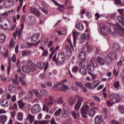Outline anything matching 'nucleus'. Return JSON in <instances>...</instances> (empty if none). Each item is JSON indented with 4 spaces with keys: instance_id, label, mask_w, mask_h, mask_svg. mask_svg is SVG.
Returning a JSON list of instances; mask_svg holds the SVG:
<instances>
[{
    "instance_id": "1",
    "label": "nucleus",
    "mask_w": 124,
    "mask_h": 124,
    "mask_svg": "<svg viewBox=\"0 0 124 124\" xmlns=\"http://www.w3.org/2000/svg\"><path fill=\"white\" fill-rule=\"evenodd\" d=\"M97 111H98L97 107H94L91 110H90V106H89V105H85L82 108L81 112L83 118H87V114H88L90 117H93Z\"/></svg>"
},
{
    "instance_id": "2",
    "label": "nucleus",
    "mask_w": 124,
    "mask_h": 124,
    "mask_svg": "<svg viewBox=\"0 0 124 124\" xmlns=\"http://www.w3.org/2000/svg\"><path fill=\"white\" fill-rule=\"evenodd\" d=\"M65 60V55L64 52H62L58 54L57 58V53H56L52 58V61L56 63H59L61 65L64 64V61Z\"/></svg>"
},
{
    "instance_id": "3",
    "label": "nucleus",
    "mask_w": 124,
    "mask_h": 124,
    "mask_svg": "<svg viewBox=\"0 0 124 124\" xmlns=\"http://www.w3.org/2000/svg\"><path fill=\"white\" fill-rule=\"evenodd\" d=\"M22 70L25 73H30L31 71H35L36 66L31 60H29L27 64L22 68Z\"/></svg>"
},
{
    "instance_id": "4",
    "label": "nucleus",
    "mask_w": 124,
    "mask_h": 124,
    "mask_svg": "<svg viewBox=\"0 0 124 124\" xmlns=\"http://www.w3.org/2000/svg\"><path fill=\"white\" fill-rule=\"evenodd\" d=\"M109 100L107 102V104L108 107H111L113 105V104H115V103H117V102H119L120 101V95L112 93L109 95Z\"/></svg>"
},
{
    "instance_id": "5",
    "label": "nucleus",
    "mask_w": 124,
    "mask_h": 124,
    "mask_svg": "<svg viewBox=\"0 0 124 124\" xmlns=\"http://www.w3.org/2000/svg\"><path fill=\"white\" fill-rule=\"evenodd\" d=\"M114 31L113 34H115V36L118 35L119 36H121L124 38V28L119 23H116L114 25Z\"/></svg>"
},
{
    "instance_id": "6",
    "label": "nucleus",
    "mask_w": 124,
    "mask_h": 124,
    "mask_svg": "<svg viewBox=\"0 0 124 124\" xmlns=\"http://www.w3.org/2000/svg\"><path fill=\"white\" fill-rule=\"evenodd\" d=\"M100 31L101 33H103L105 35H108L111 33H113L112 30L110 27H107L106 25H103L101 28Z\"/></svg>"
},
{
    "instance_id": "7",
    "label": "nucleus",
    "mask_w": 124,
    "mask_h": 124,
    "mask_svg": "<svg viewBox=\"0 0 124 124\" xmlns=\"http://www.w3.org/2000/svg\"><path fill=\"white\" fill-rule=\"evenodd\" d=\"M0 104L2 107H4V108L6 107H12V106L11 102H10L9 100L6 99L2 100L0 103Z\"/></svg>"
},
{
    "instance_id": "8",
    "label": "nucleus",
    "mask_w": 124,
    "mask_h": 124,
    "mask_svg": "<svg viewBox=\"0 0 124 124\" xmlns=\"http://www.w3.org/2000/svg\"><path fill=\"white\" fill-rule=\"evenodd\" d=\"M37 67L38 68H40L41 69L45 68V71H46L47 70V68H48V65H49V63L48 62H37L36 63Z\"/></svg>"
},
{
    "instance_id": "9",
    "label": "nucleus",
    "mask_w": 124,
    "mask_h": 124,
    "mask_svg": "<svg viewBox=\"0 0 124 124\" xmlns=\"http://www.w3.org/2000/svg\"><path fill=\"white\" fill-rule=\"evenodd\" d=\"M41 109V108L39 105L35 104L32 106L31 111L32 114H37L40 111Z\"/></svg>"
},
{
    "instance_id": "10",
    "label": "nucleus",
    "mask_w": 124,
    "mask_h": 124,
    "mask_svg": "<svg viewBox=\"0 0 124 124\" xmlns=\"http://www.w3.org/2000/svg\"><path fill=\"white\" fill-rule=\"evenodd\" d=\"M33 121H34V116L31 113H29L25 119V124H32V123H33Z\"/></svg>"
},
{
    "instance_id": "11",
    "label": "nucleus",
    "mask_w": 124,
    "mask_h": 124,
    "mask_svg": "<svg viewBox=\"0 0 124 124\" xmlns=\"http://www.w3.org/2000/svg\"><path fill=\"white\" fill-rule=\"evenodd\" d=\"M82 102H83V98L79 97L78 98V102L75 106V110L77 111L80 109V107H81V104H82Z\"/></svg>"
},
{
    "instance_id": "12",
    "label": "nucleus",
    "mask_w": 124,
    "mask_h": 124,
    "mask_svg": "<svg viewBox=\"0 0 124 124\" xmlns=\"http://www.w3.org/2000/svg\"><path fill=\"white\" fill-rule=\"evenodd\" d=\"M30 10L31 13L35 15L37 17H39V16H40V12H39L35 7L32 6L31 7Z\"/></svg>"
},
{
    "instance_id": "13",
    "label": "nucleus",
    "mask_w": 124,
    "mask_h": 124,
    "mask_svg": "<svg viewBox=\"0 0 124 124\" xmlns=\"http://www.w3.org/2000/svg\"><path fill=\"white\" fill-rule=\"evenodd\" d=\"M18 81L24 87L27 86V78L25 77H19Z\"/></svg>"
},
{
    "instance_id": "14",
    "label": "nucleus",
    "mask_w": 124,
    "mask_h": 124,
    "mask_svg": "<svg viewBox=\"0 0 124 124\" xmlns=\"http://www.w3.org/2000/svg\"><path fill=\"white\" fill-rule=\"evenodd\" d=\"M39 36H40V33H37L36 34H33L31 37V41L32 42H35V41L38 40Z\"/></svg>"
},
{
    "instance_id": "15",
    "label": "nucleus",
    "mask_w": 124,
    "mask_h": 124,
    "mask_svg": "<svg viewBox=\"0 0 124 124\" xmlns=\"http://www.w3.org/2000/svg\"><path fill=\"white\" fill-rule=\"evenodd\" d=\"M69 89V87H68V86L66 84H62V83L60 86V90L61 92H66Z\"/></svg>"
},
{
    "instance_id": "16",
    "label": "nucleus",
    "mask_w": 124,
    "mask_h": 124,
    "mask_svg": "<svg viewBox=\"0 0 124 124\" xmlns=\"http://www.w3.org/2000/svg\"><path fill=\"white\" fill-rule=\"evenodd\" d=\"M7 121V116L6 115H2L0 116V124H4Z\"/></svg>"
},
{
    "instance_id": "17",
    "label": "nucleus",
    "mask_w": 124,
    "mask_h": 124,
    "mask_svg": "<svg viewBox=\"0 0 124 124\" xmlns=\"http://www.w3.org/2000/svg\"><path fill=\"white\" fill-rule=\"evenodd\" d=\"M69 116V111L66 109H64L62 110V117L64 119H66V118H68Z\"/></svg>"
},
{
    "instance_id": "18",
    "label": "nucleus",
    "mask_w": 124,
    "mask_h": 124,
    "mask_svg": "<svg viewBox=\"0 0 124 124\" xmlns=\"http://www.w3.org/2000/svg\"><path fill=\"white\" fill-rule=\"evenodd\" d=\"M103 122V119L99 116H97L94 119L95 124H101V122Z\"/></svg>"
},
{
    "instance_id": "19",
    "label": "nucleus",
    "mask_w": 124,
    "mask_h": 124,
    "mask_svg": "<svg viewBox=\"0 0 124 124\" xmlns=\"http://www.w3.org/2000/svg\"><path fill=\"white\" fill-rule=\"evenodd\" d=\"M97 61L99 63V65H104V64H105V60H104V59L101 58L100 56H98L97 57Z\"/></svg>"
},
{
    "instance_id": "20",
    "label": "nucleus",
    "mask_w": 124,
    "mask_h": 124,
    "mask_svg": "<svg viewBox=\"0 0 124 124\" xmlns=\"http://www.w3.org/2000/svg\"><path fill=\"white\" fill-rule=\"evenodd\" d=\"M108 57L110 61H112L116 59V55L115 52L111 51L109 53H108Z\"/></svg>"
},
{
    "instance_id": "21",
    "label": "nucleus",
    "mask_w": 124,
    "mask_h": 124,
    "mask_svg": "<svg viewBox=\"0 0 124 124\" xmlns=\"http://www.w3.org/2000/svg\"><path fill=\"white\" fill-rule=\"evenodd\" d=\"M4 5H7V7H9L10 6H12L13 4H14V1L13 0H8L4 2Z\"/></svg>"
},
{
    "instance_id": "22",
    "label": "nucleus",
    "mask_w": 124,
    "mask_h": 124,
    "mask_svg": "<svg viewBox=\"0 0 124 124\" xmlns=\"http://www.w3.org/2000/svg\"><path fill=\"white\" fill-rule=\"evenodd\" d=\"M78 58L81 61H85V59H86V52L84 51H82L79 53Z\"/></svg>"
},
{
    "instance_id": "23",
    "label": "nucleus",
    "mask_w": 124,
    "mask_h": 124,
    "mask_svg": "<svg viewBox=\"0 0 124 124\" xmlns=\"http://www.w3.org/2000/svg\"><path fill=\"white\" fill-rule=\"evenodd\" d=\"M76 27L78 31H83L84 29V25L82 23H77Z\"/></svg>"
},
{
    "instance_id": "24",
    "label": "nucleus",
    "mask_w": 124,
    "mask_h": 124,
    "mask_svg": "<svg viewBox=\"0 0 124 124\" xmlns=\"http://www.w3.org/2000/svg\"><path fill=\"white\" fill-rule=\"evenodd\" d=\"M78 34H79V32H77L76 31H74L73 32V40H74V44H75L76 43V38L77 37V35H78Z\"/></svg>"
},
{
    "instance_id": "25",
    "label": "nucleus",
    "mask_w": 124,
    "mask_h": 124,
    "mask_svg": "<svg viewBox=\"0 0 124 124\" xmlns=\"http://www.w3.org/2000/svg\"><path fill=\"white\" fill-rule=\"evenodd\" d=\"M79 72L81 75H86L87 74V70L84 67L79 68Z\"/></svg>"
},
{
    "instance_id": "26",
    "label": "nucleus",
    "mask_w": 124,
    "mask_h": 124,
    "mask_svg": "<svg viewBox=\"0 0 124 124\" xmlns=\"http://www.w3.org/2000/svg\"><path fill=\"white\" fill-rule=\"evenodd\" d=\"M23 57L25 56H30L31 55V50H23L22 53Z\"/></svg>"
},
{
    "instance_id": "27",
    "label": "nucleus",
    "mask_w": 124,
    "mask_h": 124,
    "mask_svg": "<svg viewBox=\"0 0 124 124\" xmlns=\"http://www.w3.org/2000/svg\"><path fill=\"white\" fill-rule=\"evenodd\" d=\"M23 112H18L17 113V119L18 120V121H23Z\"/></svg>"
},
{
    "instance_id": "28",
    "label": "nucleus",
    "mask_w": 124,
    "mask_h": 124,
    "mask_svg": "<svg viewBox=\"0 0 124 124\" xmlns=\"http://www.w3.org/2000/svg\"><path fill=\"white\" fill-rule=\"evenodd\" d=\"M62 114V108H59L54 113V116L56 118H59Z\"/></svg>"
},
{
    "instance_id": "29",
    "label": "nucleus",
    "mask_w": 124,
    "mask_h": 124,
    "mask_svg": "<svg viewBox=\"0 0 124 124\" xmlns=\"http://www.w3.org/2000/svg\"><path fill=\"white\" fill-rule=\"evenodd\" d=\"M45 102L46 106H50V105H53L54 104V102H52L47 98L45 99Z\"/></svg>"
},
{
    "instance_id": "30",
    "label": "nucleus",
    "mask_w": 124,
    "mask_h": 124,
    "mask_svg": "<svg viewBox=\"0 0 124 124\" xmlns=\"http://www.w3.org/2000/svg\"><path fill=\"white\" fill-rule=\"evenodd\" d=\"M6 36L4 34H0V43H2L5 40Z\"/></svg>"
},
{
    "instance_id": "31",
    "label": "nucleus",
    "mask_w": 124,
    "mask_h": 124,
    "mask_svg": "<svg viewBox=\"0 0 124 124\" xmlns=\"http://www.w3.org/2000/svg\"><path fill=\"white\" fill-rule=\"evenodd\" d=\"M88 65V63L86 62L85 60H82L80 62H79V65L80 67H84Z\"/></svg>"
},
{
    "instance_id": "32",
    "label": "nucleus",
    "mask_w": 124,
    "mask_h": 124,
    "mask_svg": "<svg viewBox=\"0 0 124 124\" xmlns=\"http://www.w3.org/2000/svg\"><path fill=\"white\" fill-rule=\"evenodd\" d=\"M18 105L19 108L20 109H22V108H24V107L26 105L25 104V103H24V102H23V101H22V100H20L18 101Z\"/></svg>"
},
{
    "instance_id": "33",
    "label": "nucleus",
    "mask_w": 124,
    "mask_h": 124,
    "mask_svg": "<svg viewBox=\"0 0 124 124\" xmlns=\"http://www.w3.org/2000/svg\"><path fill=\"white\" fill-rule=\"evenodd\" d=\"M75 85L77 86V87L80 88V89L82 88V87H83V83L81 81H77L75 82Z\"/></svg>"
},
{
    "instance_id": "34",
    "label": "nucleus",
    "mask_w": 124,
    "mask_h": 124,
    "mask_svg": "<svg viewBox=\"0 0 124 124\" xmlns=\"http://www.w3.org/2000/svg\"><path fill=\"white\" fill-rule=\"evenodd\" d=\"M94 67L93 66V65L91 63L87 66V69L89 71H94Z\"/></svg>"
},
{
    "instance_id": "35",
    "label": "nucleus",
    "mask_w": 124,
    "mask_h": 124,
    "mask_svg": "<svg viewBox=\"0 0 124 124\" xmlns=\"http://www.w3.org/2000/svg\"><path fill=\"white\" fill-rule=\"evenodd\" d=\"M85 85L87 89H89V90L93 89V84L91 82H86Z\"/></svg>"
},
{
    "instance_id": "36",
    "label": "nucleus",
    "mask_w": 124,
    "mask_h": 124,
    "mask_svg": "<svg viewBox=\"0 0 124 124\" xmlns=\"http://www.w3.org/2000/svg\"><path fill=\"white\" fill-rule=\"evenodd\" d=\"M71 115L73 118L75 119V120H78V117H77V113H76V112H75V111H72L71 112Z\"/></svg>"
},
{
    "instance_id": "37",
    "label": "nucleus",
    "mask_w": 124,
    "mask_h": 124,
    "mask_svg": "<svg viewBox=\"0 0 124 124\" xmlns=\"http://www.w3.org/2000/svg\"><path fill=\"white\" fill-rule=\"evenodd\" d=\"M69 104L71 106H72L73 105H74V104L75 102H76V99H73V98H71L69 101Z\"/></svg>"
},
{
    "instance_id": "38",
    "label": "nucleus",
    "mask_w": 124,
    "mask_h": 124,
    "mask_svg": "<svg viewBox=\"0 0 124 124\" xmlns=\"http://www.w3.org/2000/svg\"><path fill=\"white\" fill-rule=\"evenodd\" d=\"M78 70H79V66H75L72 68V72L74 73H76V72H78Z\"/></svg>"
},
{
    "instance_id": "39",
    "label": "nucleus",
    "mask_w": 124,
    "mask_h": 124,
    "mask_svg": "<svg viewBox=\"0 0 124 124\" xmlns=\"http://www.w3.org/2000/svg\"><path fill=\"white\" fill-rule=\"evenodd\" d=\"M93 89H95V88H96V87H97V86H98V85H99V81H95L93 82Z\"/></svg>"
},
{
    "instance_id": "40",
    "label": "nucleus",
    "mask_w": 124,
    "mask_h": 124,
    "mask_svg": "<svg viewBox=\"0 0 124 124\" xmlns=\"http://www.w3.org/2000/svg\"><path fill=\"white\" fill-rule=\"evenodd\" d=\"M91 64L95 68V67H97L98 66V62L97 61H94L92 63H91Z\"/></svg>"
},
{
    "instance_id": "41",
    "label": "nucleus",
    "mask_w": 124,
    "mask_h": 124,
    "mask_svg": "<svg viewBox=\"0 0 124 124\" xmlns=\"http://www.w3.org/2000/svg\"><path fill=\"white\" fill-rule=\"evenodd\" d=\"M34 93H35V96L38 97V98H40V99L42 98V95H41V94L39 93V92H38V91H35Z\"/></svg>"
},
{
    "instance_id": "42",
    "label": "nucleus",
    "mask_w": 124,
    "mask_h": 124,
    "mask_svg": "<svg viewBox=\"0 0 124 124\" xmlns=\"http://www.w3.org/2000/svg\"><path fill=\"white\" fill-rule=\"evenodd\" d=\"M80 40H81V42H85L86 41V34H83L80 37Z\"/></svg>"
},
{
    "instance_id": "43",
    "label": "nucleus",
    "mask_w": 124,
    "mask_h": 124,
    "mask_svg": "<svg viewBox=\"0 0 124 124\" xmlns=\"http://www.w3.org/2000/svg\"><path fill=\"white\" fill-rule=\"evenodd\" d=\"M36 21V18H35V17L32 16L30 17V23L31 24H34L35 22Z\"/></svg>"
},
{
    "instance_id": "44",
    "label": "nucleus",
    "mask_w": 124,
    "mask_h": 124,
    "mask_svg": "<svg viewBox=\"0 0 124 124\" xmlns=\"http://www.w3.org/2000/svg\"><path fill=\"white\" fill-rule=\"evenodd\" d=\"M0 79L3 82H6V80H7V78H6V77H5V75H4V74L1 75Z\"/></svg>"
},
{
    "instance_id": "45",
    "label": "nucleus",
    "mask_w": 124,
    "mask_h": 124,
    "mask_svg": "<svg viewBox=\"0 0 124 124\" xmlns=\"http://www.w3.org/2000/svg\"><path fill=\"white\" fill-rule=\"evenodd\" d=\"M12 82L13 83V84H15V85H19V81H18V79L13 78L12 79Z\"/></svg>"
},
{
    "instance_id": "46",
    "label": "nucleus",
    "mask_w": 124,
    "mask_h": 124,
    "mask_svg": "<svg viewBox=\"0 0 124 124\" xmlns=\"http://www.w3.org/2000/svg\"><path fill=\"white\" fill-rule=\"evenodd\" d=\"M113 86L115 89L119 88V87H120V82L119 81H115V83H113Z\"/></svg>"
},
{
    "instance_id": "47",
    "label": "nucleus",
    "mask_w": 124,
    "mask_h": 124,
    "mask_svg": "<svg viewBox=\"0 0 124 124\" xmlns=\"http://www.w3.org/2000/svg\"><path fill=\"white\" fill-rule=\"evenodd\" d=\"M40 92L42 95H44V96L48 95V92L46 90H41Z\"/></svg>"
},
{
    "instance_id": "48",
    "label": "nucleus",
    "mask_w": 124,
    "mask_h": 124,
    "mask_svg": "<svg viewBox=\"0 0 124 124\" xmlns=\"http://www.w3.org/2000/svg\"><path fill=\"white\" fill-rule=\"evenodd\" d=\"M53 2H54V4L57 6H59V7H63V5L60 4L58 2H57L55 0H51Z\"/></svg>"
},
{
    "instance_id": "49",
    "label": "nucleus",
    "mask_w": 124,
    "mask_h": 124,
    "mask_svg": "<svg viewBox=\"0 0 124 124\" xmlns=\"http://www.w3.org/2000/svg\"><path fill=\"white\" fill-rule=\"evenodd\" d=\"M61 85H62V82H60L59 83H55L53 85V87H52V89L54 90H56V88H58V87H59V86H60V87Z\"/></svg>"
},
{
    "instance_id": "50",
    "label": "nucleus",
    "mask_w": 124,
    "mask_h": 124,
    "mask_svg": "<svg viewBox=\"0 0 124 124\" xmlns=\"http://www.w3.org/2000/svg\"><path fill=\"white\" fill-rule=\"evenodd\" d=\"M10 62H11V60H9L8 61V73L9 74L10 73V70L11 69V65H10Z\"/></svg>"
},
{
    "instance_id": "51",
    "label": "nucleus",
    "mask_w": 124,
    "mask_h": 124,
    "mask_svg": "<svg viewBox=\"0 0 124 124\" xmlns=\"http://www.w3.org/2000/svg\"><path fill=\"white\" fill-rule=\"evenodd\" d=\"M43 110L45 112H49V108H48L46 105H44Z\"/></svg>"
},
{
    "instance_id": "52",
    "label": "nucleus",
    "mask_w": 124,
    "mask_h": 124,
    "mask_svg": "<svg viewBox=\"0 0 124 124\" xmlns=\"http://www.w3.org/2000/svg\"><path fill=\"white\" fill-rule=\"evenodd\" d=\"M119 110L122 114H124V105L119 107Z\"/></svg>"
},
{
    "instance_id": "53",
    "label": "nucleus",
    "mask_w": 124,
    "mask_h": 124,
    "mask_svg": "<svg viewBox=\"0 0 124 124\" xmlns=\"http://www.w3.org/2000/svg\"><path fill=\"white\" fill-rule=\"evenodd\" d=\"M40 9L41 11H42V12L45 13V14H46V15H47L48 12V11H47V10L45 9L44 8H40Z\"/></svg>"
},
{
    "instance_id": "54",
    "label": "nucleus",
    "mask_w": 124,
    "mask_h": 124,
    "mask_svg": "<svg viewBox=\"0 0 124 124\" xmlns=\"http://www.w3.org/2000/svg\"><path fill=\"white\" fill-rule=\"evenodd\" d=\"M93 99H94V100H95V101H96L97 102H100V98H99L98 96H93Z\"/></svg>"
},
{
    "instance_id": "55",
    "label": "nucleus",
    "mask_w": 124,
    "mask_h": 124,
    "mask_svg": "<svg viewBox=\"0 0 124 124\" xmlns=\"http://www.w3.org/2000/svg\"><path fill=\"white\" fill-rule=\"evenodd\" d=\"M10 92L12 93H15V91H16V89L15 88V87L12 86L10 88Z\"/></svg>"
},
{
    "instance_id": "56",
    "label": "nucleus",
    "mask_w": 124,
    "mask_h": 124,
    "mask_svg": "<svg viewBox=\"0 0 124 124\" xmlns=\"http://www.w3.org/2000/svg\"><path fill=\"white\" fill-rule=\"evenodd\" d=\"M118 12H119V13L121 15V16H122L124 14V9H118Z\"/></svg>"
},
{
    "instance_id": "57",
    "label": "nucleus",
    "mask_w": 124,
    "mask_h": 124,
    "mask_svg": "<svg viewBox=\"0 0 124 124\" xmlns=\"http://www.w3.org/2000/svg\"><path fill=\"white\" fill-rule=\"evenodd\" d=\"M18 28H16L15 32L13 33V36L15 39H16V37H17V33L18 32Z\"/></svg>"
},
{
    "instance_id": "58",
    "label": "nucleus",
    "mask_w": 124,
    "mask_h": 124,
    "mask_svg": "<svg viewBox=\"0 0 124 124\" xmlns=\"http://www.w3.org/2000/svg\"><path fill=\"white\" fill-rule=\"evenodd\" d=\"M50 124H58V123H56L55 121V118L54 117H52L50 120Z\"/></svg>"
},
{
    "instance_id": "59",
    "label": "nucleus",
    "mask_w": 124,
    "mask_h": 124,
    "mask_svg": "<svg viewBox=\"0 0 124 124\" xmlns=\"http://www.w3.org/2000/svg\"><path fill=\"white\" fill-rule=\"evenodd\" d=\"M11 59L13 62H16V55L13 54Z\"/></svg>"
},
{
    "instance_id": "60",
    "label": "nucleus",
    "mask_w": 124,
    "mask_h": 124,
    "mask_svg": "<svg viewBox=\"0 0 124 124\" xmlns=\"http://www.w3.org/2000/svg\"><path fill=\"white\" fill-rule=\"evenodd\" d=\"M20 62H21V60H20V59L17 60L16 62V65L17 67H21V65H20Z\"/></svg>"
},
{
    "instance_id": "61",
    "label": "nucleus",
    "mask_w": 124,
    "mask_h": 124,
    "mask_svg": "<svg viewBox=\"0 0 124 124\" xmlns=\"http://www.w3.org/2000/svg\"><path fill=\"white\" fill-rule=\"evenodd\" d=\"M80 89H81L82 91L84 93H87L88 92V89H87V87H85L82 86Z\"/></svg>"
},
{
    "instance_id": "62",
    "label": "nucleus",
    "mask_w": 124,
    "mask_h": 124,
    "mask_svg": "<svg viewBox=\"0 0 124 124\" xmlns=\"http://www.w3.org/2000/svg\"><path fill=\"white\" fill-rule=\"evenodd\" d=\"M87 52L88 53H91V52H92V50H93V48H92V47H90V46H87Z\"/></svg>"
},
{
    "instance_id": "63",
    "label": "nucleus",
    "mask_w": 124,
    "mask_h": 124,
    "mask_svg": "<svg viewBox=\"0 0 124 124\" xmlns=\"http://www.w3.org/2000/svg\"><path fill=\"white\" fill-rule=\"evenodd\" d=\"M66 124H71V119L70 118H68L65 120Z\"/></svg>"
},
{
    "instance_id": "64",
    "label": "nucleus",
    "mask_w": 124,
    "mask_h": 124,
    "mask_svg": "<svg viewBox=\"0 0 124 124\" xmlns=\"http://www.w3.org/2000/svg\"><path fill=\"white\" fill-rule=\"evenodd\" d=\"M48 123H49V121L46 120V121H40V124H48Z\"/></svg>"
}]
</instances>
